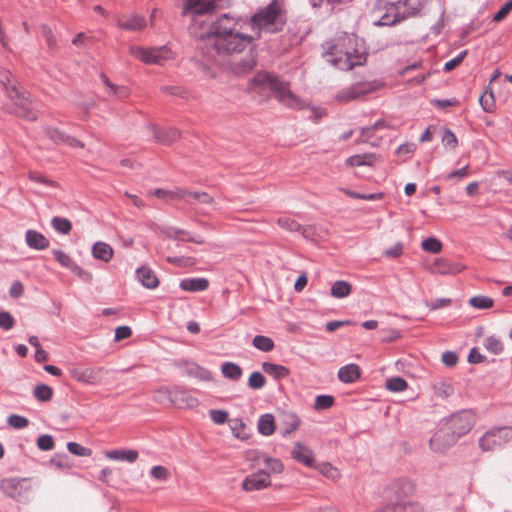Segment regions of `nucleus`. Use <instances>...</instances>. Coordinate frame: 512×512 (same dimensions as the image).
I'll use <instances>...</instances> for the list:
<instances>
[{
    "mask_svg": "<svg viewBox=\"0 0 512 512\" xmlns=\"http://www.w3.org/2000/svg\"><path fill=\"white\" fill-rule=\"evenodd\" d=\"M452 300L450 298H438L435 301H427L425 303L426 307H428L431 311L449 306Z\"/></svg>",
    "mask_w": 512,
    "mask_h": 512,
    "instance_id": "obj_62",
    "label": "nucleus"
},
{
    "mask_svg": "<svg viewBox=\"0 0 512 512\" xmlns=\"http://www.w3.org/2000/svg\"><path fill=\"white\" fill-rule=\"evenodd\" d=\"M0 488L7 496L16 499L21 495L22 481L16 478L3 479Z\"/></svg>",
    "mask_w": 512,
    "mask_h": 512,
    "instance_id": "obj_25",
    "label": "nucleus"
},
{
    "mask_svg": "<svg viewBox=\"0 0 512 512\" xmlns=\"http://www.w3.org/2000/svg\"><path fill=\"white\" fill-rule=\"evenodd\" d=\"M37 447L42 451L52 450L54 447V439L51 435L44 434L38 437Z\"/></svg>",
    "mask_w": 512,
    "mask_h": 512,
    "instance_id": "obj_54",
    "label": "nucleus"
},
{
    "mask_svg": "<svg viewBox=\"0 0 512 512\" xmlns=\"http://www.w3.org/2000/svg\"><path fill=\"white\" fill-rule=\"evenodd\" d=\"M266 379L264 375L258 371L253 372L248 379V386L251 389H261L264 387Z\"/></svg>",
    "mask_w": 512,
    "mask_h": 512,
    "instance_id": "obj_50",
    "label": "nucleus"
},
{
    "mask_svg": "<svg viewBox=\"0 0 512 512\" xmlns=\"http://www.w3.org/2000/svg\"><path fill=\"white\" fill-rule=\"evenodd\" d=\"M28 177L31 181L36 182V183H40V184H44V185L52 186V187L56 186L55 181L46 178L44 175H42L41 173H39L37 171H30Z\"/></svg>",
    "mask_w": 512,
    "mask_h": 512,
    "instance_id": "obj_56",
    "label": "nucleus"
},
{
    "mask_svg": "<svg viewBox=\"0 0 512 512\" xmlns=\"http://www.w3.org/2000/svg\"><path fill=\"white\" fill-rule=\"evenodd\" d=\"M271 484L270 474L266 470H259L248 475L242 482V488L245 491H258L268 487Z\"/></svg>",
    "mask_w": 512,
    "mask_h": 512,
    "instance_id": "obj_11",
    "label": "nucleus"
},
{
    "mask_svg": "<svg viewBox=\"0 0 512 512\" xmlns=\"http://www.w3.org/2000/svg\"><path fill=\"white\" fill-rule=\"evenodd\" d=\"M457 440L452 436L448 430L440 424L439 429L431 437L429 444L430 448L436 453H444L447 449L453 446Z\"/></svg>",
    "mask_w": 512,
    "mask_h": 512,
    "instance_id": "obj_10",
    "label": "nucleus"
},
{
    "mask_svg": "<svg viewBox=\"0 0 512 512\" xmlns=\"http://www.w3.org/2000/svg\"><path fill=\"white\" fill-rule=\"evenodd\" d=\"M338 378L343 383H354L360 378V368L357 364H347L338 371Z\"/></svg>",
    "mask_w": 512,
    "mask_h": 512,
    "instance_id": "obj_24",
    "label": "nucleus"
},
{
    "mask_svg": "<svg viewBox=\"0 0 512 512\" xmlns=\"http://www.w3.org/2000/svg\"><path fill=\"white\" fill-rule=\"evenodd\" d=\"M258 431L261 435L270 436L275 431V421L272 414H263L258 420Z\"/></svg>",
    "mask_w": 512,
    "mask_h": 512,
    "instance_id": "obj_33",
    "label": "nucleus"
},
{
    "mask_svg": "<svg viewBox=\"0 0 512 512\" xmlns=\"http://www.w3.org/2000/svg\"><path fill=\"white\" fill-rule=\"evenodd\" d=\"M186 203L193 207L195 203L214 205L215 201L214 198L207 192L188 190Z\"/></svg>",
    "mask_w": 512,
    "mask_h": 512,
    "instance_id": "obj_29",
    "label": "nucleus"
},
{
    "mask_svg": "<svg viewBox=\"0 0 512 512\" xmlns=\"http://www.w3.org/2000/svg\"><path fill=\"white\" fill-rule=\"evenodd\" d=\"M441 424L458 441L459 438L472 429L475 424V417L472 411L462 410L444 418Z\"/></svg>",
    "mask_w": 512,
    "mask_h": 512,
    "instance_id": "obj_5",
    "label": "nucleus"
},
{
    "mask_svg": "<svg viewBox=\"0 0 512 512\" xmlns=\"http://www.w3.org/2000/svg\"><path fill=\"white\" fill-rule=\"evenodd\" d=\"M0 84L3 85L5 88V91L7 93V96L10 99L14 98V95H12V85L18 84L17 81L13 80V76L11 72L3 67H0Z\"/></svg>",
    "mask_w": 512,
    "mask_h": 512,
    "instance_id": "obj_37",
    "label": "nucleus"
},
{
    "mask_svg": "<svg viewBox=\"0 0 512 512\" xmlns=\"http://www.w3.org/2000/svg\"><path fill=\"white\" fill-rule=\"evenodd\" d=\"M393 12H386L381 18L374 23L376 26H392L403 21L395 4L392 6Z\"/></svg>",
    "mask_w": 512,
    "mask_h": 512,
    "instance_id": "obj_34",
    "label": "nucleus"
},
{
    "mask_svg": "<svg viewBox=\"0 0 512 512\" xmlns=\"http://www.w3.org/2000/svg\"><path fill=\"white\" fill-rule=\"evenodd\" d=\"M106 458L114 461H121L127 463H134L138 459V452L136 450L117 449L105 452Z\"/></svg>",
    "mask_w": 512,
    "mask_h": 512,
    "instance_id": "obj_22",
    "label": "nucleus"
},
{
    "mask_svg": "<svg viewBox=\"0 0 512 512\" xmlns=\"http://www.w3.org/2000/svg\"><path fill=\"white\" fill-rule=\"evenodd\" d=\"M44 132L48 138H50L55 143H63L64 138L66 136L65 133L61 132L59 129L54 127H45Z\"/></svg>",
    "mask_w": 512,
    "mask_h": 512,
    "instance_id": "obj_55",
    "label": "nucleus"
},
{
    "mask_svg": "<svg viewBox=\"0 0 512 512\" xmlns=\"http://www.w3.org/2000/svg\"><path fill=\"white\" fill-rule=\"evenodd\" d=\"M511 439L512 429L510 427L492 428L479 439V446L482 451H494L502 448Z\"/></svg>",
    "mask_w": 512,
    "mask_h": 512,
    "instance_id": "obj_8",
    "label": "nucleus"
},
{
    "mask_svg": "<svg viewBox=\"0 0 512 512\" xmlns=\"http://www.w3.org/2000/svg\"><path fill=\"white\" fill-rule=\"evenodd\" d=\"M334 398L331 395H318L315 399L314 408L316 410H326L332 407Z\"/></svg>",
    "mask_w": 512,
    "mask_h": 512,
    "instance_id": "obj_48",
    "label": "nucleus"
},
{
    "mask_svg": "<svg viewBox=\"0 0 512 512\" xmlns=\"http://www.w3.org/2000/svg\"><path fill=\"white\" fill-rule=\"evenodd\" d=\"M373 155L371 154H357L352 155L347 158L346 165L351 167H359V166H371L373 161Z\"/></svg>",
    "mask_w": 512,
    "mask_h": 512,
    "instance_id": "obj_40",
    "label": "nucleus"
},
{
    "mask_svg": "<svg viewBox=\"0 0 512 512\" xmlns=\"http://www.w3.org/2000/svg\"><path fill=\"white\" fill-rule=\"evenodd\" d=\"M466 55H467V51L464 50V51H461L457 56H455L451 60L447 61L444 64V71L449 72V71L453 70L456 66H458L464 60Z\"/></svg>",
    "mask_w": 512,
    "mask_h": 512,
    "instance_id": "obj_58",
    "label": "nucleus"
},
{
    "mask_svg": "<svg viewBox=\"0 0 512 512\" xmlns=\"http://www.w3.org/2000/svg\"><path fill=\"white\" fill-rule=\"evenodd\" d=\"M15 325V319L11 313L0 311V328L4 331L11 330Z\"/></svg>",
    "mask_w": 512,
    "mask_h": 512,
    "instance_id": "obj_53",
    "label": "nucleus"
},
{
    "mask_svg": "<svg viewBox=\"0 0 512 512\" xmlns=\"http://www.w3.org/2000/svg\"><path fill=\"white\" fill-rule=\"evenodd\" d=\"M484 346L489 352H491L495 355H498V354L502 353V351H503L502 342L500 341V339H498L495 336L488 337L485 340Z\"/></svg>",
    "mask_w": 512,
    "mask_h": 512,
    "instance_id": "obj_46",
    "label": "nucleus"
},
{
    "mask_svg": "<svg viewBox=\"0 0 512 512\" xmlns=\"http://www.w3.org/2000/svg\"><path fill=\"white\" fill-rule=\"evenodd\" d=\"M442 142L445 146L455 148L458 144L456 135L448 128H445L442 134Z\"/></svg>",
    "mask_w": 512,
    "mask_h": 512,
    "instance_id": "obj_57",
    "label": "nucleus"
},
{
    "mask_svg": "<svg viewBox=\"0 0 512 512\" xmlns=\"http://www.w3.org/2000/svg\"><path fill=\"white\" fill-rule=\"evenodd\" d=\"M211 420L215 424H223L228 418V413L224 410L212 409L209 412Z\"/></svg>",
    "mask_w": 512,
    "mask_h": 512,
    "instance_id": "obj_59",
    "label": "nucleus"
},
{
    "mask_svg": "<svg viewBox=\"0 0 512 512\" xmlns=\"http://www.w3.org/2000/svg\"><path fill=\"white\" fill-rule=\"evenodd\" d=\"M92 255L95 259L109 262L113 257V249L109 244L99 241L93 245Z\"/></svg>",
    "mask_w": 512,
    "mask_h": 512,
    "instance_id": "obj_28",
    "label": "nucleus"
},
{
    "mask_svg": "<svg viewBox=\"0 0 512 512\" xmlns=\"http://www.w3.org/2000/svg\"><path fill=\"white\" fill-rule=\"evenodd\" d=\"M479 104L485 112H493L496 107L494 93H491L489 96L481 95L479 97Z\"/></svg>",
    "mask_w": 512,
    "mask_h": 512,
    "instance_id": "obj_52",
    "label": "nucleus"
},
{
    "mask_svg": "<svg viewBox=\"0 0 512 512\" xmlns=\"http://www.w3.org/2000/svg\"><path fill=\"white\" fill-rule=\"evenodd\" d=\"M252 345L263 352H270L275 346L274 341L270 337L264 335H256L252 340Z\"/></svg>",
    "mask_w": 512,
    "mask_h": 512,
    "instance_id": "obj_38",
    "label": "nucleus"
},
{
    "mask_svg": "<svg viewBox=\"0 0 512 512\" xmlns=\"http://www.w3.org/2000/svg\"><path fill=\"white\" fill-rule=\"evenodd\" d=\"M422 249L426 252L437 254L442 250V243L435 237H429L423 240Z\"/></svg>",
    "mask_w": 512,
    "mask_h": 512,
    "instance_id": "obj_44",
    "label": "nucleus"
},
{
    "mask_svg": "<svg viewBox=\"0 0 512 512\" xmlns=\"http://www.w3.org/2000/svg\"><path fill=\"white\" fill-rule=\"evenodd\" d=\"M283 423L284 429L282 431V435L285 436L298 429L300 425V418L295 413L286 412L283 414Z\"/></svg>",
    "mask_w": 512,
    "mask_h": 512,
    "instance_id": "obj_35",
    "label": "nucleus"
},
{
    "mask_svg": "<svg viewBox=\"0 0 512 512\" xmlns=\"http://www.w3.org/2000/svg\"><path fill=\"white\" fill-rule=\"evenodd\" d=\"M262 369L267 374L273 376L275 379H283L289 375V369L283 365L271 362H263Z\"/></svg>",
    "mask_w": 512,
    "mask_h": 512,
    "instance_id": "obj_31",
    "label": "nucleus"
},
{
    "mask_svg": "<svg viewBox=\"0 0 512 512\" xmlns=\"http://www.w3.org/2000/svg\"><path fill=\"white\" fill-rule=\"evenodd\" d=\"M130 53L135 58L146 64L162 65L165 61L173 58V53L166 45L153 48L133 46Z\"/></svg>",
    "mask_w": 512,
    "mask_h": 512,
    "instance_id": "obj_7",
    "label": "nucleus"
},
{
    "mask_svg": "<svg viewBox=\"0 0 512 512\" xmlns=\"http://www.w3.org/2000/svg\"><path fill=\"white\" fill-rule=\"evenodd\" d=\"M408 387L405 379L400 376H395L387 379L386 388L391 392H402Z\"/></svg>",
    "mask_w": 512,
    "mask_h": 512,
    "instance_id": "obj_43",
    "label": "nucleus"
},
{
    "mask_svg": "<svg viewBox=\"0 0 512 512\" xmlns=\"http://www.w3.org/2000/svg\"><path fill=\"white\" fill-rule=\"evenodd\" d=\"M117 26L128 31H140L146 26V19L140 15L121 17L117 20Z\"/></svg>",
    "mask_w": 512,
    "mask_h": 512,
    "instance_id": "obj_19",
    "label": "nucleus"
},
{
    "mask_svg": "<svg viewBox=\"0 0 512 512\" xmlns=\"http://www.w3.org/2000/svg\"><path fill=\"white\" fill-rule=\"evenodd\" d=\"M248 460L262 461L266 467L267 472L280 474L284 470V465L280 459L272 458L259 451H250L247 456Z\"/></svg>",
    "mask_w": 512,
    "mask_h": 512,
    "instance_id": "obj_13",
    "label": "nucleus"
},
{
    "mask_svg": "<svg viewBox=\"0 0 512 512\" xmlns=\"http://www.w3.org/2000/svg\"><path fill=\"white\" fill-rule=\"evenodd\" d=\"M51 226L54 230H56L60 234H69L72 229V224L70 220L63 217L55 216L51 220Z\"/></svg>",
    "mask_w": 512,
    "mask_h": 512,
    "instance_id": "obj_41",
    "label": "nucleus"
},
{
    "mask_svg": "<svg viewBox=\"0 0 512 512\" xmlns=\"http://www.w3.org/2000/svg\"><path fill=\"white\" fill-rule=\"evenodd\" d=\"M24 293V286L21 281H14L9 289L10 297L14 299L20 298Z\"/></svg>",
    "mask_w": 512,
    "mask_h": 512,
    "instance_id": "obj_64",
    "label": "nucleus"
},
{
    "mask_svg": "<svg viewBox=\"0 0 512 512\" xmlns=\"http://www.w3.org/2000/svg\"><path fill=\"white\" fill-rule=\"evenodd\" d=\"M180 288L184 291L189 292H201L205 291L209 286V281L206 278H186L181 280L179 284Z\"/></svg>",
    "mask_w": 512,
    "mask_h": 512,
    "instance_id": "obj_23",
    "label": "nucleus"
},
{
    "mask_svg": "<svg viewBox=\"0 0 512 512\" xmlns=\"http://www.w3.org/2000/svg\"><path fill=\"white\" fill-rule=\"evenodd\" d=\"M469 303L477 309H488L493 306V299L487 296H474L469 300Z\"/></svg>",
    "mask_w": 512,
    "mask_h": 512,
    "instance_id": "obj_45",
    "label": "nucleus"
},
{
    "mask_svg": "<svg viewBox=\"0 0 512 512\" xmlns=\"http://www.w3.org/2000/svg\"><path fill=\"white\" fill-rule=\"evenodd\" d=\"M187 189L184 188H176L174 190H165L161 188H157L151 192L157 198L164 200H172V199H183L185 202L187 201Z\"/></svg>",
    "mask_w": 512,
    "mask_h": 512,
    "instance_id": "obj_26",
    "label": "nucleus"
},
{
    "mask_svg": "<svg viewBox=\"0 0 512 512\" xmlns=\"http://www.w3.org/2000/svg\"><path fill=\"white\" fill-rule=\"evenodd\" d=\"M54 258L56 261L63 267H66L70 269V267L75 262L67 253L61 251V250H53L52 251Z\"/></svg>",
    "mask_w": 512,
    "mask_h": 512,
    "instance_id": "obj_51",
    "label": "nucleus"
},
{
    "mask_svg": "<svg viewBox=\"0 0 512 512\" xmlns=\"http://www.w3.org/2000/svg\"><path fill=\"white\" fill-rule=\"evenodd\" d=\"M352 290V286L350 283L344 280H337L333 283L331 287V295L334 298H344L347 297Z\"/></svg>",
    "mask_w": 512,
    "mask_h": 512,
    "instance_id": "obj_36",
    "label": "nucleus"
},
{
    "mask_svg": "<svg viewBox=\"0 0 512 512\" xmlns=\"http://www.w3.org/2000/svg\"><path fill=\"white\" fill-rule=\"evenodd\" d=\"M187 374L202 381H211L213 379L211 372L198 364H193L189 367Z\"/></svg>",
    "mask_w": 512,
    "mask_h": 512,
    "instance_id": "obj_39",
    "label": "nucleus"
},
{
    "mask_svg": "<svg viewBox=\"0 0 512 512\" xmlns=\"http://www.w3.org/2000/svg\"><path fill=\"white\" fill-rule=\"evenodd\" d=\"M414 490L415 487L412 481L405 478L396 479L385 490L384 499L413 506V512H423L422 505L410 499Z\"/></svg>",
    "mask_w": 512,
    "mask_h": 512,
    "instance_id": "obj_4",
    "label": "nucleus"
},
{
    "mask_svg": "<svg viewBox=\"0 0 512 512\" xmlns=\"http://www.w3.org/2000/svg\"><path fill=\"white\" fill-rule=\"evenodd\" d=\"M150 130L153 133L155 141L162 145H170L180 137L179 130L172 127L157 129L155 126H150Z\"/></svg>",
    "mask_w": 512,
    "mask_h": 512,
    "instance_id": "obj_15",
    "label": "nucleus"
},
{
    "mask_svg": "<svg viewBox=\"0 0 512 512\" xmlns=\"http://www.w3.org/2000/svg\"><path fill=\"white\" fill-rule=\"evenodd\" d=\"M217 7V3L214 0H208L202 2V0H185L182 16L193 14L195 16H201L205 14H211Z\"/></svg>",
    "mask_w": 512,
    "mask_h": 512,
    "instance_id": "obj_12",
    "label": "nucleus"
},
{
    "mask_svg": "<svg viewBox=\"0 0 512 512\" xmlns=\"http://www.w3.org/2000/svg\"><path fill=\"white\" fill-rule=\"evenodd\" d=\"M426 0H404V2L397 3V7L403 20L410 17L418 16L421 10L424 8Z\"/></svg>",
    "mask_w": 512,
    "mask_h": 512,
    "instance_id": "obj_14",
    "label": "nucleus"
},
{
    "mask_svg": "<svg viewBox=\"0 0 512 512\" xmlns=\"http://www.w3.org/2000/svg\"><path fill=\"white\" fill-rule=\"evenodd\" d=\"M67 449L71 454L76 455V456L88 457L92 454L91 449L86 448L76 442H69L67 444Z\"/></svg>",
    "mask_w": 512,
    "mask_h": 512,
    "instance_id": "obj_49",
    "label": "nucleus"
},
{
    "mask_svg": "<svg viewBox=\"0 0 512 512\" xmlns=\"http://www.w3.org/2000/svg\"><path fill=\"white\" fill-rule=\"evenodd\" d=\"M42 32L49 48H54L57 43V38L52 32L51 28L48 25H42Z\"/></svg>",
    "mask_w": 512,
    "mask_h": 512,
    "instance_id": "obj_61",
    "label": "nucleus"
},
{
    "mask_svg": "<svg viewBox=\"0 0 512 512\" xmlns=\"http://www.w3.org/2000/svg\"><path fill=\"white\" fill-rule=\"evenodd\" d=\"M136 277L139 282L148 289H155L159 285V280L155 272L147 266L139 267L136 270Z\"/></svg>",
    "mask_w": 512,
    "mask_h": 512,
    "instance_id": "obj_20",
    "label": "nucleus"
},
{
    "mask_svg": "<svg viewBox=\"0 0 512 512\" xmlns=\"http://www.w3.org/2000/svg\"><path fill=\"white\" fill-rule=\"evenodd\" d=\"M221 372L223 376L229 380L237 381L242 377V368L234 362H224L221 365Z\"/></svg>",
    "mask_w": 512,
    "mask_h": 512,
    "instance_id": "obj_32",
    "label": "nucleus"
},
{
    "mask_svg": "<svg viewBox=\"0 0 512 512\" xmlns=\"http://www.w3.org/2000/svg\"><path fill=\"white\" fill-rule=\"evenodd\" d=\"M7 424L15 429H23L28 426L29 420L26 417L18 414H11L7 418Z\"/></svg>",
    "mask_w": 512,
    "mask_h": 512,
    "instance_id": "obj_47",
    "label": "nucleus"
},
{
    "mask_svg": "<svg viewBox=\"0 0 512 512\" xmlns=\"http://www.w3.org/2000/svg\"><path fill=\"white\" fill-rule=\"evenodd\" d=\"M103 368H85V369H74L71 374L72 377L85 384H96L100 379V374Z\"/></svg>",
    "mask_w": 512,
    "mask_h": 512,
    "instance_id": "obj_16",
    "label": "nucleus"
},
{
    "mask_svg": "<svg viewBox=\"0 0 512 512\" xmlns=\"http://www.w3.org/2000/svg\"><path fill=\"white\" fill-rule=\"evenodd\" d=\"M253 88L262 91L269 90L283 105L291 108L300 107V99L290 90L287 82L280 81L276 76L267 72H258L252 79Z\"/></svg>",
    "mask_w": 512,
    "mask_h": 512,
    "instance_id": "obj_3",
    "label": "nucleus"
},
{
    "mask_svg": "<svg viewBox=\"0 0 512 512\" xmlns=\"http://www.w3.org/2000/svg\"><path fill=\"white\" fill-rule=\"evenodd\" d=\"M12 95L14 98V107L9 110V113L14 114L27 121H36L38 118L37 113L32 108V100L30 94L22 89L18 84L12 85Z\"/></svg>",
    "mask_w": 512,
    "mask_h": 512,
    "instance_id": "obj_6",
    "label": "nucleus"
},
{
    "mask_svg": "<svg viewBox=\"0 0 512 512\" xmlns=\"http://www.w3.org/2000/svg\"><path fill=\"white\" fill-rule=\"evenodd\" d=\"M26 245L34 250H45L49 247V240L40 232L29 229L25 233Z\"/></svg>",
    "mask_w": 512,
    "mask_h": 512,
    "instance_id": "obj_18",
    "label": "nucleus"
},
{
    "mask_svg": "<svg viewBox=\"0 0 512 512\" xmlns=\"http://www.w3.org/2000/svg\"><path fill=\"white\" fill-rule=\"evenodd\" d=\"M33 396L41 402H47L52 399L53 390L46 384H38L33 390Z\"/></svg>",
    "mask_w": 512,
    "mask_h": 512,
    "instance_id": "obj_42",
    "label": "nucleus"
},
{
    "mask_svg": "<svg viewBox=\"0 0 512 512\" xmlns=\"http://www.w3.org/2000/svg\"><path fill=\"white\" fill-rule=\"evenodd\" d=\"M512 10V0L507 1L493 16V21H502Z\"/></svg>",
    "mask_w": 512,
    "mask_h": 512,
    "instance_id": "obj_60",
    "label": "nucleus"
},
{
    "mask_svg": "<svg viewBox=\"0 0 512 512\" xmlns=\"http://www.w3.org/2000/svg\"><path fill=\"white\" fill-rule=\"evenodd\" d=\"M167 237L175 240L192 242L196 244H202L204 242L202 238L191 236L188 231L174 227L168 229Z\"/></svg>",
    "mask_w": 512,
    "mask_h": 512,
    "instance_id": "obj_30",
    "label": "nucleus"
},
{
    "mask_svg": "<svg viewBox=\"0 0 512 512\" xmlns=\"http://www.w3.org/2000/svg\"><path fill=\"white\" fill-rule=\"evenodd\" d=\"M277 224L282 228L290 232H300L305 238L309 237L310 229L303 227L294 219L289 217H280L277 219Z\"/></svg>",
    "mask_w": 512,
    "mask_h": 512,
    "instance_id": "obj_27",
    "label": "nucleus"
},
{
    "mask_svg": "<svg viewBox=\"0 0 512 512\" xmlns=\"http://www.w3.org/2000/svg\"><path fill=\"white\" fill-rule=\"evenodd\" d=\"M373 90L374 85L371 82H356L351 86L340 90L336 95V99L343 102H349L366 95Z\"/></svg>",
    "mask_w": 512,
    "mask_h": 512,
    "instance_id": "obj_9",
    "label": "nucleus"
},
{
    "mask_svg": "<svg viewBox=\"0 0 512 512\" xmlns=\"http://www.w3.org/2000/svg\"><path fill=\"white\" fill-rule=\"evenodd\" d=\"M256 63V55L253 52H250L240 61L234 63L231 69L236 75H245L254 69Z\"/></svg>",
    "mask_w": 512,
    "mask_h": 512,
    "instance_id": "obj_21",
    "label": "nucleus"
},
{
    "mask_svg": "<svg viewBox=\"0 0 512 512\" xmlns=\"http://www.w3.org/2000/svg\"><path fill=\"white\" fill-rule=\"evenodd\" d=\"M292 458L308 467H312L314 464V454L311 449L303 445L300 442L294 444L293 450L291 451Z\"/></svg>",
    "mask_w": 512,
    "mask_h": 512,
    "instance_id": "obj_17",
    "label": "nucleus"
},
{
    "mask_svg": "<svg viewBox=\"0 0 512 512\" xmlns=\"http://www.w3.org/2000/svg\"><path fill=\"white\" fill-rule=\"evenodd\" d=\"M403 253V244L401 242H397L389 249H386L383 252V255L388 258H398Z\"/></svg>",
    "mask_w": 512,
    "mask_h": 512,
    "instance_id": "obj_63",
    "label": "nucleus"
},
{
    "mask_svg": "<svg viewBox=\"0 0 512 512\" xmlns=\"http://www.w3.org/2000/svg\"><path fill=\"white\" fill-rule=\"evenodd\" d=\"M286 25V11L282 0H272L251 17L223 13L213 21L207 32V59L220 63L218 57L240 54L260 39L263 33L281 32Z\"/></svg>",
    "mask_w": 512,
    "mask_h": 512,
    "instance_id": "obj_1",
    "label": "nucleus"
},
{
    "mask_svg": "<svg viewBox=\"0 0 512 512\" xmlns=\"http://www.w3.org/2000/svg\"><path fill=\"white\" fill-rule=\"evenodd\" d=\"M326 54L329 56L327 61L331 65L344 71L363 65L367 60L363 46L358 43V38L346 33L329 47Z\"/></svg>",
    "mask_w": 512,
    "mask_h": 512,
    "instance_id": "obj_2",
    "label": "nucleus"
}]
</instances>
